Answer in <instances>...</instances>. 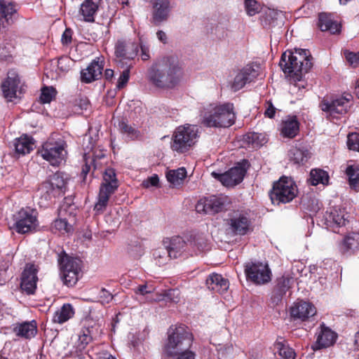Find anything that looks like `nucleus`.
Here are the masks:
<instances>
[{
  "label": "nucleus",
  "instance_id": "f257e3e1",
  "mask_svg": "<svg viewBox=\"0 0 359 359\" xmlns=\"http://www.w3.org/2000/svg\"><path fill=\"white\" fill-rule=\"evenodd\" d=\"M313 57L308 49L295 48L287 50L280 57L279 62L283 72L290 80L296 83L301 81L304 74L313 67ZM297 86V83H294ZM298 88H300L298 86Z\"/></svg>",
  "mask_w": 359,
  "mask_h": 359
},
{
  "label": "nucleus",
  "instance_id": "f03ea898",
  "mask_svg": "<svg viewBox=\"0 0 359 359\" xmlns=\"http://www.w3.org/2000/svg\"><path fill=\"white\" fill-rule=\"evenodd\" d=\"M183 76V69L174 57H165L154 64L149 72V80L157 88H172Z\"/></svg>",
  "mask_w": 359,
  "mask_h": 359
},
{
  "label": "nucleus",
  "instance_id": "7ed1b4c3",
  "mask_svg": "<svg viewBox=\"0 0 359 359\" xmlns=\"http://www.w3.org/2000/svg\"><path fill=\"white\" fill-rule=\"evenodd\" d=\"M168 338L163 352L168 357H172L181 351L191 348L194 336L189 327L184 324L172 325L167 332Z\"/></svg>",
  "mask_w": 359,
  "mask_h": 359
},
{
  "label": "nucleus",
  "instance_id": "20e7f679",
  "mask_svg": "<svg viewBox=\"0 0 359 359\" xmlns=\"http://www.w3.org/2000/svg\"><path fill=\"white\" fill-rule=\"evenodd\" d=\"M67 143L64 137L59 134H52L38 152L51 165L59 166L67 154Z\"/></svg>",
  "mask_w": 359,
  "mask_h": 359
},
{
  "label": "nucleus",
  "instance_id": "39448f33",
  "mask_svg": "<svg viewBox=\"0 0 359 359\" xmlns=\"http://www.w3.org/2000/svg\"><path fill=\"white\" fill-rule=\"evenodd\" d=\"M235 121L233 104L226 102L217 105L205 113L202 123L206 127L228 128L234 124Z\"/></svg>",
  "mask_w": 359,
  "mask_h": 359
},
{
  "label": "nucleus",
  "instance_id": "423d86ee",
  "mask_svg": "<svg viewBox=\"0 0 359 359\" xmlns=\"http://www.w3.org/2000/svg\"><path fill=\"white\" fill-rule=\"evenodd\" d=\"M118 186V180L115 170L111 168L105 169L102 182L100 186L97 202L93 208L97 215H101L106 210L110 197L116 192Z\"/></svg>",
  "mask_w": 359,
  "mask_h": 359
},
{
  "label": "nucleus",
  "instance_id": "0eeeda50",
  "mask_svg": "<svg viewBox=\"0 0 359 359\" xmlns=\"http://www.w3.org/2000/svg\"><path fill=\"white\" fill-rule=\"evenodd\" d=\"M67 189V179L62 172H56L41 184L38 188L40 200L49 203L53 198L65 195Z\"/></svg>",
  "mask_w": 359,
  "mask_h": 359
},
{
  "label": "nucleus",
  "instance_id": "6e6552de",
  "mask_svg": "<svg viewBox=\"0 0 359 359\" xmlns=\"http://www.w3.org/2000/svg\"><path fill=\"white\" fill-rule=\"evenodd\" d=\"M198 129L197 126L184 124L177 127L171 138L170 147L179 154L188 151L196 142Z\"/></svg>",
  "mask_w": 359,
  "mask_h": 359
},
{
  "label": "nucleus",
  "instance_id": "1a4fd4ad",
  "mask_svg": "<svg viewBox=\"0 0 359 359\" xmlns=\"http://www.w3.org/2000/svg\"><path fill=\"white\" fill-rule=\"evenodd\" d=\"M57 261L63 284L69 287H74L82 276L81 260L64 252L59 255Z\"/></svg>",
  "mask_w": 359,
  "mask_h": 359
},
{
  "label": "nucleus",
  "instance_id": "9d476101",
  "mask_svg": "<svg viewBox=\"0 0 359 359\" xmlns=\"http://www.w3.org/2000/svg\"><path fill=\"white\" fill-rule=\"evenodd\" d=\"M297 192L295 183L291 179L283 176L273 183L269 196L273 203H287L297 196Z\"/></svg>",
  "mask_w": 359,
  "mask_h": 359
},
{
  "label": "nucleus",
  "instance_id": "9b49d317",
  "mask_svg": "<svg viewBox=\"0 0 359 359\" xmlns=\"http://www.w3.org/2000/svg\"><path fill=\"white\" fill-rule=\"evenodd\" d=\"M244 272L247 280L255 285H264L271 280L272 272L267 263L249 262L244 265Z\"/></svg>",
  "mask_w": 359,
  "mask_h": 359
},
{
  "label": "nucleus",
  "instance_id": "f8f14e48",
  "mask_svg": "<svg viewBox=\"0 0 359 359\" xmlns=\"http://www.w3.org/2000/svg\"><path fill=\"white\" fill-rule=\"evenodd\" d=\"M249 166V161L243 159L224 173L219 174L212 172V175L220 181L224 186L234 187L243 180Z\"/></svg>",
  "mask_w": 359,
  "mask_h": 359
},
{
  "label": "nucleus",
  "instance_id": "ddd939ff",
  "mask_svg": "<svg viewBox=\"0 0 359 359\" xmlns=\"http://www.w3.org/2000/svg\"><path fill=\"white\" fill-rule=\"evenodd\" d=\"M353 97L346 94L333 100L324 97L319 104L320 109L327 114V118H337L338 115L347 113Z\"/></svg>",
  "mask_w": 359,
  "mask_h": 359
},
{
  "label": "nucleus",
  "instance_id": "4468645a",
  "mask_svg": "<svg viewBox=\"0 0 359 359\" xmlns=\"http://www.w3.org/2000/svg\"><path fill=\"white\" fill-rule=\"evenodd\" d=\"M38 213L29 208L20 209L15 216V229L18 233L32 232L38 226Z\"/></svg>",
  "mask_w": 359,
  "mask_h": 359
},
{
  "label": "nucleus",
  "instance_id": "2eb2a0df",
  "mask_svg": "<svg viewBox=\"0 0 359 359\" xmlns=\"http://www.w3.org/2000/svg\"><path fill=\"white\" fill-rule=\"evenodd\" d=\"M163 244L166 245L172 259L180 257L185 259L193 256V251L191 249L193 248L194 243L191 240L186 241L182 237L177 236L171 238H167L163 240Z\"/></svg>",
  "mask_w": 359,
  "mask_h": 359
},
{
  "label": "nucleus",
  "instance_id": "dca6fc26",
  "mask_svg": "<svg viewBox=\"0 0 359 359\" xmlns=\"http://www.w3.org/2000/svg\"><path fill=\"white\" fill-rule=\"evenodd\" d=\"M229 203V198L226 196H211L201 199L196 205V210L198 212L214 215L226 210Z\"/></svg>",
  "mask_w": 359,
  "mask_h": 359
},
{
  "label": "nucleus",
  "instance_id": "f3484780",
  "mask_svg": "<svg viewBox=\"0 0 359 359\" xmlns=\"http://www.w3.org/2000/svg\"><path fill=\"white\" fill-rule=\"evenodd\" d=\"M229 229L234 235L245 236L250 228L251 221L248 211L237 210L227 220Z\"/></svg>",
  "mask_w": 359,
  "mask_h": 359
},
{
  "label": "nucleus",
  "instance_id": "a211bd4d",
  "mask_svg": "<svg viewBox=\"0 0 359 359\" xmlns=\"http://www.w3.org/2000/svg\"><path fill=\"white\" fill-rule=\"evenodd\" d=\"M39 267L34 264H26L21 274L20 288L27 294H34L38 282Z\"/></svg>",
  "mask_w": 359,
  "mask_h": 359
},
{
  "label": "nucleus",
  "instance_id": "6ab92c4d",
  "mask_svg": "<svg viewBox=\"0 0 359 359\" xmlns=\"http://www.w3.org/2000/svg\"><path fill=\"white\" fill-rule=\"evenodd\" d=\"M19 8L12 0H0V30L12 25L18 18Z\"/></svg>",
  "mask_w": 359,
  "mask_h": 359
},
{
  "label": "nucleus",
  "instance_id": "aec40b11",
  "mask_svg": "<svg viewBox=\"0 0 359 359\" xmlns=\"http://www.w3.org/2000/svg\"><path fill=\"white\" fill-rule=\"evenodd\" d=\"M316 308L309 302L300 300L294 302L290 309V318L293 321L304 322L316 313Z\"/></svg>",
  "mask_w": 359,
  "mask_h": 359
},
{
  "label": "nucleus",
  "instance_id": "412c9836",
  "mask_svg": "<svg viewBox=\"0 0 359 359\" xmlns=\"http://www.w3.org/2000/svg\"><path fill=\"white\" fill-rule=\"evenodd\" d=\"M104 62L101 57H96L88 66L81 71V81L84 83H90L99 80L102 75Z\"/></svg>",
  "mask_w": 359,
  "mask_h": 359
},
{
  "label": "nucleus",
  "instance_id": "4be33fe9",
  "mask_svg": "<svg viewBox=\"0 0 359 359\" xmlns=\"http://www.w3.org/2000/svg\"><path fill=\"white\" fill-rule=\"evenodd\" d=\"M139 44L131 40L119 39L115 45V55L121 60H133L137 55Z\"/></svg>",
  "mask_w": 359,
  "mask_h": 359
},
{
  "label": "nucleus",
  "instance_id": "5701e85b",
  "mask_svg": "<svg viewBox=\"0 0 359 359\" xmlns=\"http://www.w3.org/2000/svg\"><path fill=\"white\" fill-rule=\"evenodd\" d=\"M20 83V79L16 71L11 69L8 72L7 78L1 83L4 97L8 102L17 97V89Z\"/></svg>",
  "mask_w": 359,
  "mask_h": 359
},
{
  "label": "nucleus",
  "instance_id": "b1692460",
  "mask_svg": "<svg viewBox=\"0 0 359 359\" xmlns=\"http://www.w3.org/2000/svg\"><path fill=\"white\" fill-rule=\"evenodd\" d=\"M339 250L342 255L351 256L359 252V232L348 231L339 242Z\"/></svg>",
  "mask_w": 359,
  "mask_h": 359
},
{
  "label": "nucleus",
  "instance_id": "393cba45",
  "mask_svg": "<svg viewBox=\"0 0 359 359\" xmlns=\"http://www.w3.org/2000/svg\"><path fill=\"white\" fill-rule=\"evenodd\" d=\"M292 280V278L285 276L276 278L271 297L273 303L278 304L282 301L286 292L291 288Z\"/></svg>",
  "mask_w": 359,
  "mask_h": 359
},
{
  "label": "nucleus",
  "instance_id": "a878e982",
  "mask_svg": "<svg viewBox=\"0 0 359 359\" xmlns=\"http://www.w3.org/2000/svg\"><path fill=\"white\" fill-rule=\"evenodd\" d=\"M257 71L250 65L243 68L235 76L232 83V88L238 91L243 88L247 83H250L257 76Z\"/></svg>",
  "mask_w": 359,
  "mask_h": 359
},
{
  "label": "nucleus",
  "instance_id": "bb28decb",
  "mask_svg": "<svg viewBox=\"0 0 359 359\" xmlns=\"http://www.w3.org/2000/svg\"><path fill=\"white\" fill-rule=\"evenodd\" d=\"M205 285L210 290L223 294L229 289V282L221 274L212 273L206 278Z\"/></svg>",
  "mask_w": 359,
  "mask_h": 359
},
{
  "label": "nucleus",
  "instance_id": "cd10ccee",
  "mask_svg": "<svg viewBox=\"0 0 359 359\" xmlns=\"http://www.w3.org/2000/svg\"><path fill=\"white\" fill-rule=\"evenodd\" d=\"M13 332L18 337L30 339L37 333V324L35 320L25 321L13 325Z\"/></svg>",
  "mask_w": 359,
  "mask_h": 359
},
{
  "label": "nucleus",
  "instance_id": "c85d7f7f",
  "mask_svg": "<svg viewBox=\"0 0 359 359\" xmlns=\"http://www.w3.org/2000/svg\"><path fill=\"white\" fill-rule=\"evenodd\" d=\"M289 159L297 165H304L311 158V152L301 144L292 146L288 151Z\"/></svg>",
  "mask_w": 359,
  "mask_h": 359
},
{
  "label": "nucleus",
  "instance_id": "c756f323",
  "mask_svg": "<svg viewBox=\"0 0 359 359\" xmlns=\"http://www.w3.org/2000/svg\"><path fill=\"white\" fill-rule=\"evenodd\" d=\"M99 4L93 0H84L81 4L79 16L80 20L86 22H94L98 11Z\"/></svg>",
  "mask_w": 359,
  "mask_h": 359
},
{
  "label": "nucleus",
  "instance_id": "7c9ffc66",
  "mask_svg": "<svg viewBox=\"0 0 359 359\" xmlns=\"http://www.w3.org/2000/svg\"><path fill=\"white\" fill-rule=\"evenodd\" d=\"M320 331L316 340V346L318 349L327 348L333 345L337 338L336 332L330 327H326L324 323L320 325Z\"/></svg>",
  "mask_w": 359,
  "mask_h": 359
},
{
  "label": "nucleus",
  "instance_id": "2f4dec72",
  "mask_svg": "<svg viewBox=\"0 0 359 359\" xmlns=\"http://www.w3.org/2000/svg\"><path fill=\"white\" fill-rule=\"evenodd\" d=\"M153 23L159 25L168 18L170 1L169 0H155L154 5Z\"/></svg>",
  "mask_w": 359,
  "mask_h": 359
},
{
  "label": "nucleus",
  "instance_id": "473e14b6",
  "mask_svg": "<svg viewBox=\"0 0 359 359\" xmlns=\"http://www.w3.org/2000/svg\"><path fill=\"white\" fill-rule=\"evenodd\" d=\"M281 14L278 11L266 8L260 16V22L264 28L271 29L276 26H281L283 21Z\"/></svg>",
  "mask_w": 359,
  "mask_h": 359
},
{
  "label": "nucleus",
  "instance_id": "72a5a7b5",
  "mask_svg": "<svg viewBox=\"0 0 359 359\" xmlns=\"http://www.w3.org/2000/svg\"><path fill=\"white\" fill-rule=\"evenodd\" d=\"M318 26L322 32L328 31L332 34H339L341 32V25L332 19L331 14L320 13Z\"/></svg>",
  "mask_w": 359,
  "mask_h": 359
},
{
  "label": "nucleus",
  "instance_id": "f704fd0d",
  "mask_svg": "<svg viewBox=\"0 0 359 359\" xmlns=\"http://www.w3.org/2000/svg\"><path fill=\"white\" fill-rule=\"evenodd\" d=\"M299 131V123L295 116L288 117L281 123L280 132L284 137L294 138Z\"/></svg>",
  "mask_w": 359,
  "mask_h": 359
},
{
  "label": "nucleus",
  "instance_id": "c9c22d12",
  "mask_svg": "<svg viewBox=\"0 0 359 359\" xmlns=\"http://www.w3.org/2000/svg\"><path fill=\"white\" fill-rule=\"evenodd\" d=\"M15 153L25 155L29 154L34 148V140L27 135L16 138L14 142Z\"/></svg>",
  "mask_w": 359,
  "mask_h": 359
},
{
  "label": "nucleus",
  "instance_id": "e433bc0d",
  "mask_svg": "<svg viewBox=\"0 0 359 359\" xmlns=\"http://www.w3.org/2000/svg\"><path fill=\"white\" fill-rule=\"evenodd\" d=\"M118 130L128 141H133L139 139L140 132L133 126L128 123L127 118L122 117L118 121Z\"/></svg>",
  "mask_w": 359,
  "mask_h": 359
},
{
  "label": "nucleus",
  "instance_id": "4c0bfd02",
  "mask_svg": "<svg viewBox=\"0 0 359 359\" xmlns=\"http://www.w3.org/2000/svg\"><path fill=\"white\" fill-rule=\"evenodd\" d=\"M75 314L73 306L69 304H64L60 309L55 312L52 321L54 323L63 324L72 318Z\"/></svg>",
  "mask_w": 359,
  "mask_h": 359
},
{
  "label": "nucleus",
  "instance_id": "58836bf2",
  "mask_svg": "<svg viewBox=\"0 0 359 359\" xmlns=\"http://www.w3.org/2000/svg\"><path fill=\"white\" fill-rule=\"evenodd\" d=\"M344 216V212L340 209L330 208V211L326 212L325 219L330 225L341 227L346 226L348 222Z\"/></svg>",
  "mask_w": 359,
  "mask_h": 359
},
{
  "label": "nucleus",
  "instance_id": "ea45409f",
  "mask_svg": "<svg viewBox=\"0 0 359 359\" xmlns=\"http://www.w3.org/2000/svg\"><path fill=\"white\" fill-rule=\"evenodd\" d=\"M243 142L248 147L258 149L267 142V138L264 134L258 133H248L243 136Z\"/></svg>",
  "mask_w": 359,
  "mask_h": 359
},
{
  "label": "nucleus",
  "instance_id": "a19ab883",
  "mask_svg": "<svg viewBox=\"0 0 359 359\" xmlns=\"http://www.w3.org/2000/svg\"><path fill=\"white\" fill-rule=\"evenodd\" d=\"M310 181L313 186L319 184H327L329 182L328 173L322 169H313L310 172Z\"/></svg>",
  "mask_w": 359,
  "mask_h": 359
},
{
  "label": "nucleus",
  "instance_id": "79ce46f5",
  "mask_svg": "<svg viewBox=\"0 0 359 359\" xmlns=\"http://www.w3.org/2000/svg\"><path fill=\"white\" fill-rule=\"evenodd\" d=\"M187 176V170L184 168L177 170H170L166 174V178L173 185H180Z\"/></svg>",
  "mask_w": 359,
  "mask_h": 359
},
{
  "label": "nucleus",
  "instance_id": "37998d69",
  "mask_svg": "<svg viewBox=\"0 0 359 359\" xmlns=\"http://www.w3.org/2000/svg\"><path fill=\"white\" fill-rule=\"evenodd\" d=\"M279 355L283 359H294L296 353L294 351L289 347L285 341L277 340L274 344Z\"/></svg>",
  "mask_w": 359,
  "mask_h": 359
},
{
  "label": "nucleus",
  "instance_id": "c03bdc74",
  "mask_svg": "<svg viewBox=\"0 0 359 359\" xmlns=\"http://www.w3.org/2000/svg\"><path fill=\"white\" fill-rule=\"evenodd\" d=\"M346 173L348 177L351 188L358 191L359 189V167L348 165L346 168Z\"/></svg>",
  "mask_w": 359,
  "mask_h": 359
},
{
  "label": "nucleus",
  "instance_id": "a18cd8bd",
  "mask_svg": "<svg viewBox=\"0 0 359 359\" xmlns=\"http://www.w3.org/2000/svg\"><path fill=\"white\" fill-rule=\"evenodd\" d=\"M166 245H165V248H158L153 251L154 259L159 266H164L172 259Z\"/></svg>",
  "mask_w": 359,
  "mask_h": 359
},
{
  "label": "nucleus",
  "instance_id": "49530a36",
  "mask_svg": "<svg viewBox=\"0 0 359 359\" xmlns=\"http://www.w3.org/2000/svg\"><path fill=\"white\" fill-rule=\"evenodd\" d=\"M52 231L55 233L58 232L61 234L69 233L72 226L68 223L66 219H57L52 224Z\"/></svg>",
  "mask_w": 359,
  "mask_h": 359
},
{
  "label": "nucleus",
  "instance_id": "de8ad7c7",
  "mask_svg": "<svg viewBox=\"0 0 359 359\" xmlns=\"http://www.w3.org/2000/svg\"><path fill=\"white\" fill-rule=\"evenodd\" d=\"M154 291V287L152 285H148L147 284L140 285L136 288L134 289V292L137 294H140L142 296L151 295V297H147V302H151L155 300L152 295Z\"/></svg>",
  "mask_w": 359,
  "mask_h": 359
},
{
  "label": "nucleus",
  "instance_id": "09e8293b",
  "mask_svg": "<svg viewBox=\"0 0 359 359\" xmlns=\"http://www.w3.org/2000/svg\"><path fill=\"white\" fill-rule=\"evenodd\" d=\"M55 89L52 87H43L41 89V93L40 95V100L42 103H50L56 95Z\"/></svg>",
  "mask_w": 359,
  "mask_h": 359
},
{
  "label": "nucleus",
  "instance_id": "8fccbe9b",
  "mask_svg": "<svg viewBox=\"0 0 359 359\" xmlns=\"http://www.w3.org/2000/svg\"><path fill=\"white\" fill-rule=\"evenodd\" d=\"M245 8L248 15L253 16L260 11V4L256 0L245 1Z\"/></svg>",
  "mask_w": 359,
  "mask_h": 359
},
{
  "label": "nucleus",
  "instance_id": "3c124183",
  "mask_svg": "<svg viewBox=\"0 0 359 359\" xmlns=\"http://www.w3.org/2000/svg\"><path fill=\"white\" fill-rule=\"evenodd\" d=\"M131 65H130L126 69H124L121 73L118 79L116 88L118 89L123 88L126 84L128 83L130 79V68Z\"/></svg>",
  "mask_w": 359,
  "mask_h": 359
},
{
  "label": "nucleus",
  "instance_id": "603ef678",
  "mask_svg": "<svg viewBox=\"0 0 359 359\" xmlns=\"http://www.w3.org/2000/svg\"><path fill=\"white\" fill-rule=\"evenodd\" d=\"M347 145L349 149L359 151V133H353L348 135Z\"/></svg>",
  "mask_w": 359,
  "mask_h": 359
},
{
  "label": "nucleus",
  "instance_id": "864d4df0",
  "mask_svg": "<svg viewBox=\"0 0 359 359\" xmlns=\"http://www.w3.org/2000/svg\"><path fill=\"white\" fill-rule=\"evenodd\" d=\"M344 57L347 62L352 66L356 67L359 65V51L354 53L346 50L344 52Z\"/></svg>",
  "mask_w": 359,
  "mask_h": 359
},
{
  "label": "nucleus",
  "instance_id": "5fc2aeb1",
  "mask_svg": "<svg viewBox=\"0 0 359 359\" xmlns=\"http://www.w3.org/2000/svg\"><path fill=\"white\" fill-rule=\"evenodd\" d=\"M164 296L173 303H178L180 300V292L177 289H171L165 291Z\"/></svg>",
  "mask_w": 359,
  "mask_h": 359
},
{
  "label": "nucleus",
  "instance_id": "6e6d98bb",
  "mask_svg": "<svg viewBox=\"0 0 359 359\" xmlns=\"http://www.w3.org/2000/svg\"><path fill=\"white\" fill-rule=\"evenodd\" d=\"M83 161L85 163L82 165L81 172V177L82 178V182L83 183L86 182V177L88 174L90 172L91 170V163L94 161L93 159L90 160V163H88V159L84 156Z\"/></svg>",
  "mask_w": 359,
  "mask_h": 359
},
{
  "label": "nucleus",
  "instance_id": "4d7b16f0",
  "mask_svg": "<svg viewBox=\"0 0 359 359\" xmlns=\"http://www.w3.org/2000/svg\"><path fill=\"white\" fill-rule=\"evenodd\" d=\"M99 297L102 304H109L113 299V295L106 289L102 288L99 292Z\"/></svg>",
  "mask_w": 359,
  "mask_h": 359
},
{
  "label": "nucleus",
  "instance_id": "13d9d810",
  "mask_svg": "<svg viewBox=\"0 0 359 359\" xmlns=\"http://www.w3.org/2000/svg\"><path fill=\"white\" fill-rule=\"evenodd\" d=\"M159 183L158 176L156 174L152 176L148 177L146 180H144L142 183L144 187L148 188L149 187H157Z\"/></svg>",
  "mask_w": 359,
  "mask_h": 359
},
{
  "label": "nucleus",
  "instance_id": "bf43d9fd",
  "mask_svg": "<svg viewBox=\"0 0 359 359\" xmlns=\"http://www.w3.org/2000/svg\"><path fill=\"white\" fill-rule=\"evenodd\" d=\"M92 340L91 336L88 334L83 333L79 337V346L81 348H84Z\"/></svg>",
  "mask_w": 359,
  "mask_h": 359
},
{
  "label": "nucleus",
  "instance_id": "052dcab7",
  "mask_svg": "<svg viewBox=\"0 0 359 359\" xmlns=\"http://www.w3.org/2000/svg\"><path fill=\"white\" fill-rule=\"evenodd\" d=\"M176 359H195L196 353L189 349L183 351L175 355Z\"/></svg>",
  "mask_w": 359,
  "mask_h": 359
},
{
  "label": "nucleus",
  "instance_id": "680f3d73",
  "mask_svg": "<svg viewBox=\"0 0 359 359\" xmlns=\"http://www.w3.org/2000/svg\"><path fill=\"white\" fill-rule=\"evenodd\" d=\"M267 107L264 111L265 116L273 118L276 112V108L273 106L271 101L266 102Z\"/></svg>",
  "mask_w": 359,
  "mask_h": 359
},
{
  "label": "nucleus",
  "instance_id": "e2e57ef3",
  "mask_svg": "<svg viewBox=\"0 0 359 359\" xmlns=\"http://www.w3.org/2000/svg\"><path fill=\"white\" fill-rule=\"evenodd\" d=\"M72 30L70 29H66L62 35V43L63 44H69L72 42Z\"/></svg>",
  "mask_w": 359,
  "mask_h": 359
},
{
  "label": "nucleus",
  "instance_id": "0e129e2a",
  "mask_svg": "<svg viewBox=\"0 0 359 359\" xmlns=\"http://www.w3.org/2000/svg\"><path fill=\"white\" fill-rule=\"evenodd\" d=\"M141 48V58L142 60L146 61L150 58L149 48L147 46L140 43Z\"/></svg>",
  "mask_w": 359,
  "mask_h": 359
},
{
  "label": "nucleus",
  "instance_id": "69168bd1",
  "mask_svg": "<svg viewBox=\"0 0 359 359\" xmlns=\"http://www.w3.org/2000/svg\"><path fill=\"white\" fill-rule=\"evenodd\" d=\"M69 59L67 57H60L58 60V68H60L62 71H67L68 69L67 67L62 66V64H65L66 62H69Z\"/></svg>",
  "mask_w": 359,
  "mask_h": 359
},
{
  "label": "nucleus",
  "instance_id": "338daca9",
  "mask_svg": "<svg viewBox=\"0 0 359 359\" xmlns=\"http://www.w3.org/2000/svg\"><path fill=\"white\" fill-rule=\"evenodd\" d=\"M156 36L160 41H161L163 43H166L167 36L164 32H163L161 30L158 31L156 33Z\"/></svg>",
  "mask_w": 359,
  "mask_h": 359
},
{
  "label": "nucleus",
  "instance_id": "774afa93",
  "mask_svg": "<svg viewBox=\"0 0 359 359\" xmlns=\"http://www.w3.org/2000/svg\"><path fill=\"white\" fill-rule=\"evenodd\" d=\"M114 72L111 69H107L104 71V76L107 81H111L114 77Z\"/></svg>",
  "mask_w": 359,
  "mask_h": 359
}]
</instances>
